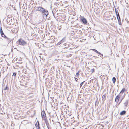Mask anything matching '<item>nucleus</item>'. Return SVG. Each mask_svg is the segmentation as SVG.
<instances>
[{
	"mask_svg": "<svg viewBox=\"0 0 129 129\" xmlns=\"http://www.w3.org/2000/svg\"><path fill=\"white\" fill-rule=\"evenodd\" d=\"M19 44L20 45H24L26 44V42L22 39H19L18 40Z\"/></svg>",
	"mask_w": 129,
	"mask_h": 129,
	"instance_id": "nucleus-1",
	"label": "nucleus"
},
{
	"mask_svg": "<svg viewBox=\"0 0 129 129\" xmlns=\"http://www.w3.org/2000/svg\"><path fill=\"white\" fill-rule=\"evenodd\" d=\"M44 9L40 7H39L37 8V9L36 10V11H38L41 12L42 13V12H43V11L44 10Z\"/></svg>",
	"mask_w": 129,
	"mask_h": 129,
	"instance_id": "nucleus-2",
	"label": "nucleus"
},
{
	"mask_svg": "<svg viewBox=\"0 0 129 129\" xmlns=\"http://www.w3.org/2000/svg\"><path fill=\"white\" fill-rule=\"evenodd\" d=\"M42 13H44V14L46 15V17H47V16L48 15L49 13L48 10L45 9H44L43 11V12H42Z\"/></svg>",
	"mask_w": 129,
	"mask_h": 129,
	"instance_id": "nucleus-3",
	"label": "nucleus"
},
{
	"mask_svg": "<svg viewBox=\"0 0 129 129\" xmlns=\"http://www.w3.org/2000/svg\"><path fill=\"white\" fill-rule=\"evenodd\" d=\"M41 115L42 119L45 118L46 117V114L45 111H43L41 112Z\"/></svg>",
	"mask_w": 129,
	"mask_h": 129,
	"instance_id": "nucleus-4",
	"label": "nucleus"
},
{
	"mask_svg": "<svg viewBox=\"0 0 129 129\" xmlns=\"http://www.w3.org/2000/svg\"><path fill=\"white\" fill-rule=\"evenodd\" d=\"M81 20L83 22L84 24H86L87 23V21L86 19L84 18H82Z\"/></svg>",
	"mask_w": 129,
	"mask_h": 129,
	"instance_id": "nucleus-5",
	"label": "nucleus"
},
{
	"mask_svg": "<svg viewBox=\"0 0 129 129\" xmlns=\"http://www.w3.org/2000/svg\"><path fill=\"white\" fill-rule=\"evenodd\" d=\"M119 97L118 96H117L115 98V101L117 102V103L119 101Z\"/></svg>",
	"mask_w": 129,
	"mask_h": 129,
	"instance_id": "nucleus-6",
	"label": "nucleus"
},
{
	"mask_svg": "<svg viewBox=\"0 0 129 129\" xmlns=\"http://www.w3.org/2000/svg\"><path fill=\"white\" fill-rule=\"evenodd\" d=\"M35 125L36 126L37 125L38 126H36V128L37 129H39L40 127L39 126V123L38 122V121H37V122L36 123V124H35Z\"/></svg>",
	"mask_w": 129,
	"mask_h": 129,
	"instance_id": "nucleus-7",
	"label": "nucleus"
},
{
	"mask_svg": "<svg viewBox=\"0 0 129 129\" xmlns=\"http://www.w3.org/2000/svg\"><path fill=\"white\" fill-rule=\"evenodd\" d=\"M128 103V100H126V101L124 103V106L126 107H127Z\"/></svg>",
	"mask_w": 129,
	"mask_h": 129,
	"instance_id": "nucleus-8",
	"label": "nucleus"
},
{
	"mask_svg": "<svg viewBox=\"0 0 129 129\" xmlns=\"http://www.w3.org/2000/svg\"><path fill=\"white\" fill-rule=\"evenodd\" d=\"M0 32H1V35L2 36V37H6V38L8 39L5 36V35L4 34L3 32V31H1Z\"/></svg>",
	"mask_w": 129,
	"mask_h": 129,
	"instance_id": "nucleus-9",
	"label": "nucleus"
},
{
	"mask_svg": "<svg viewBox=\"0 0 129 129\" xmlns=\"http://www.w3.org/2000/svg\"><path fill=\"white\" fill-rule=\"evenodd\" d=\"M125 90V88H123L121 90V91L120 92V95H121L124 92Z\"/></svg>",
	"mask_w": 129,
	"mask_h": 129,
	"instance_id": "nucleus-10",
	"label": "nucleus"
},
{
	"mask_svg": "<svg viewBox=\"0 0 129 129\" xmlns=\"http://www.w3.org/2000/svg\"><path fill=\"white\" fill-rule=\"evenodd\" d=\"M117 17L118 21H120V19L118 12V14H117Z\"/></svg>",
	"mask_w": 129,
	"mask_h": 129,
	"instance_id": "nucleus-11",
	"label": "nucleus"
},
{
	"mask_svg": "<svg viewBox=\"0 0 129 129\" xmlns=\"http://www.w3.org/2000/svg\"><path fill=\"white\" fill-rule=\"evenodd\" d=\"M126 112V111H122L120 113V114L121 115H124L125 114Z\"/></svg>",
	"mask_w": 129,
	"mask_h": 129,
	"instance_id": "nucleus-12",
	"label": "nucleus"
},
{
	"mask_svg": "<svg viewBox=\"0 0 129 129\" xmlns=\"http://www.w3.org/2000/svg\"><path fill=\"white\" fill-rule=\"evenodd\" d=\"M112 81L113 83H114L116 81V78L115 77H113L112 78Z\"/></svg>",
	"mask_w": 129,
	"mask_h": 129,
	"instance_id": "nucleus-13",
	"label": "nucleus"
},
{
	"mask_svg": "<svg viewBox=\"0 0 129 129\" xmlns=\"http://www.w3.org/2000/svg\"><path fill=\"white\" fill-rule=\"evenodd\" d=\"M65 41V40L64 39H63L61 41H60L59 43V44H61L62 42H63Z\"/></svg>",
	"mask_w": 129,
	"mask_h": 129,
	"instance_id": "nucleus-14",
	"label": "nucleus"
},
{
	"mask_svg": "<svg viewBox=\"0 0 129 129\" xmlns=\"http://www.w3.org/2000/svg\"><path fill=\"white\" fill-rule=\"evenodd\" d=\"M106 96L105 95H103L102 96V99L103 100H105Z\"/></svg>",
	"mask_w": 129,
	"mask_h": 129,
	"instance_id": "nucleus-15",
	"label": "nucleus"
},
{
	"mask_svg": "<svg viewBox=\"0 0 129 129\" xmlns=\"http://www.w3.org/2000/svg\"><path fill=\"white\" fill-rule=\"evenodd\" d=\"M92 50L93 51H94L95 52H96L97 53H98L99 52L97 50H95V49H92Z\"/></svg>",
	"mask_w": 129,
	"mask_h": 129,
	"instance_id": "nucleus-16",
	"label": "nucleus"
},
{
	"mask_svg": "<svg viewBox=\"0 0 129 129\" xmlns=\"http://www.w3.org/2000/svg\"><path fill=\"white\" fill-rule=\"evenodd\" d=\"M85 81H84L83 82H82L80 84V87H81L82 86V84H83L84 82H85Z\"/></svg>",
	"mask_w": 129,
	"mask_h": 129,
	"instance_id": "nucleus-17",
	"label": "nucleus"
},
{
	"mask_svg": "<svg viewBox=\"0 0 129 129\" xmlns=\"http://www.w3.org/2000/svg\"><path fill=\"white\" fill-rule=\"evenodd\" d=\"M91 72H92V73H93L94 71V69H92L91 70Z\"/></svg>",
	"mask_w": 129,
	"mask_h": 129,
	"instance_id": "nucleus-18",
	"label": "nucleus"
},
{
	"mask_svg": "<svg viewBox=\"0 0 129 129\" xmlns=\"http://www.w3.org/2000/svg\"><path fill=\"white\" fill-rule=\"evenodd\" d=\"M98 54H99L102 57L103 56V55L99 52L98 53Z\"/></svg>",
	"mask_w": 129,
	"mask_h": 129,
	"instance_id": "nucleus-19",
	"label": "nucleus"
},
{
	"mask_svg": "<svg viewBox=\"0 0 129 129\" xmlns=\"http://www.w3.org/2000/svg\"><path fill=\"white\" fill-rule=\"evenodd\" d=\"M4 90H8V88L7 87H6L4 89Z\"/></svg>",
	"mask_w": 129,
	"mask_h": 129,
	"instance_id": "nucleus-20",
	"label": "nucleus"
},
{
	"mask_svg": "<svg viewBox=\"0 0 129 129\" xmlns=\"http://www.w3.org/2000/svg\"><path fill=\"white\" fill-rule=\"evenodd\" d=\"M13 75L14 76H15L16 75V73H13Z\"/></svg>",
	"mask_w": 129,
	"mask_h": 129,
	"instance_id": "nucleus-21",
	"label": "nucleus"
},
{
	"mask_svg": "<svg viewBox=\"0 0 129 129\" xmlns=\"http://www.w3.org/2000/svg\"><path fill=\"white\" fill-rule=\"evenodd\" d=\"M78 75H79V74H77V73H76V75H75V76H77V77L78 78Z\"/></svg>",
	"mask_w": 129,
	"mask_h": 129,
	"instance_id": "nucleus-22",
	"label": "nucleus"
},
{
	"mask_svg": "<svg viewBox=\"0 0 129 129\" xmlns=\"http://www.w3.org/2000/svg\"><path fill=\"white\" fill-rule=\"evenodd\" d=\"M75 78V81H76V82H77V80H78V79L77 78Z\"/></svg>",
	"mask_w": 129,
	"mask_h": 129,
	"instance_id": "nucleus-23",
	"label": "nucleus"
},
{
	"mask_svg": "<svg viewBox=\"0 0 129 129\" xmlns=\"http://www.w3.org/2000/svg\"><path fill=\"white\" fill-rule=\"evenodd\" d=\"M115 12H116V15H117V14H118V13H117V11L116 10H115Z\"/></svg>",
	"mask_w": 129,
	"mask_h": 129,
	"instance_id": "nucleus-24",
	"label": "nucleus"
},
{
	"mask_svg": "<svg viewBox=\"0 0 129 129\" xmlns=\"http://www.w3.org/2000/svg\"><path fill=\"white\" fill-rule=\"evenodd\" d=\"M79 71H78V72L77 73V74H79Z\"/></svg>",
	"mask_w": 129,
	"mask_h": 129,
	"instance_id": "nucleus-25",
	"label": "nucleus"
},
{
	"mask_svg": "<svg viewBox=\"0 0 129 129\" xmlns=\"http://www.w3.org/2000/svg\"><path fill=\"white\" fill-rule=\"evenodd\" d=\"M2 31V30L1 28V29H0V32H1V31Z\"/></svg>",
	"mask_w": 129,
	"mask_h": 129,
	"instance_id": "nucleus-26",
	"label": "nucleus"
}]
</instances>
